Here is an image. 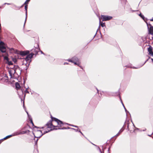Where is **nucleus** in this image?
<instances>
[{"instance_id": "nucleus-1", "label": "nucleus", "mask_w": 153, "mask_h": 153, "mask_svg": "<svg viewBox=\"0 0 153 153\" xmlns=\"http://www.w3.org/2000/svg\"><path fill=\"white\" fill-rule=\"evenodd\" d=\"M52 121L48 123L47 124V128H51L52 129H60L59 128L63 125L62 122L55 118H52Z\"/></svg>"}, {"instance_id": "nucleus-2", "label": "nucleus", "mask_w": 153, "mask_h": 153, "mask_svg": "<svg viewBox=\"0 0 153 153\" xmlns=\"http://www.w3.org/2000/svg\"><path fill=\"white\" fill-rule=\"evenodd\" d=\"M9 73L10 76V78H13L16 76V74L19 76L21 74V70L20 68L17 66H15L13 68L9 70Z\"/></svg>"}, {"instance_id": "nucleus-3", "label": "nucleus", "mask_w": 153, "mask_h": 153, "mask_svg": "<svg viewBox=\"0 0 153 153\" xmlns=\"http://www.w3.org/2000/svg\"><path fill=\"white\" fill-rule=\"evenodd\" d=\"M49 131H44L43 130H34L33 132V134L35 137L37 138H40L42 135L45 134Z\"/></svg>"}, {"instance_id": "nucleus-4", "label": "nucleus", "mask_w": 153, "mask_h": 153, "mask_svg": "<svg viewBox=\"0 0 153 153\" xmlns=\"http://www.w3.org/2000/svg\"><path fill=\"white\" fill-rule=\"evenodd\" d=\"M34 55V54L31 53L28 55L23 60V65H25L26 66L29 65V64L30 62V59Z\"/></svg>"}, {"instance_id": "nucleus-5", "label": "nucleus", "mask_w": 153, "mask_h": 153, "mask_svg": "<svg viewBox=\"0 0 153 153\" xmlns=\"http://www.w3.org/2000/svg\"><path fill=\"white\" fill-rule=\"evenodd\" d=\"M26 133L25 131H17L15 133H14L13 134H12L11 135H8L5 138L6 139L8 138L9 137H10L12 136H14L15 135H17L19 134H25Z\"/></svg>"}, {"instance_id": "nucleus-6", "label": "nucleus", "mask_w": 153, "mask_h": 153, "mask_svg": "<svg viewBox=\"0 0 153 153\" xmlns=\"http://www.w3.org/2000/svg\"><path fill=\"white\" fill-rule=\"evenodd\" d=\"M69 62H73L75 64L79 65L80 64L78 59L76 57L73 58L72 60L69 59L68 60Z\"/></svg>"}, {"instance_id": "nucleus-7", "label": "nucleus", "mask_w": 153, "mask_h": 153, "mask_svg": "<svg viewBox=\"0 0 153 153\" xmlns=\"http://www.w3.org/2000/svg\"><path fill=\"white\" fill-rule=\"evenodd\" d=\"M4 57V59L6 61V62L9 65H11L13 64L12 62L11 61H9V58H8V54L7 53H6V55H3Z\"/></svg>"}, {"instance_id": "nucleus-8", "label": "nucleus", "mask_w": 153, "mask_h": 153, "mask_svg": "<svg viewBox=\"0 0 153 153\" xmlns=\"http://www.w3.org/2000/svg\"><path fill=\"white\" fill-rule=\"evenodd\" d=\"M102 21L109 20L112 19V17L108 16L101 15V16Z\"/></svg>"}, {"instance_id": "nucleus-9", "label": "nucleus", "mask_w": 153, "mask_h": 153, "mask_svg": "<svg viewBox=\"0 0 153 153\" xmlns=\"http://www.w3.org/2000/svg\"><path fill=\"white\" fill-rule=\"evenodd\" d=\"M0 50L2 52H5L6 51L4 44L2 42H0Z\"/></svg>"}, {"instance_id": "nucleus-10", "label": "nucleus", "mask_w": 153, "mask_h": 153, "mask_svg": "<svg viewBox=\"0 0 153 153\" xmlns=\"http://www.w3.org/2000/svg\"><path fill=\"white\" fill-rule=\"evenodd\" d=\"M8 77L6 74H4L3 77L1 79L3 81L7 82L8 81Z\"/></svg>"}, {"instance_id": "nucleus-11", "label": "nucleus", "mask_w": 153, "mask_h": 153, "mask_svg": "<svg viewBox=\"0 0 153 153\" xmlns=\"http://www.w3.org/2000/svg\"><path fill=\"white\" fill-rule=\"evenodd\" d=\"M9 51L11 53H15L19 54V51L16 50H15L14 49L11 48L9 49Z\"/></svg>"}, {"instance_id": "nucleus-12", "label": "nucleus", "mask_w": 153, "mask_h": 153, "mask_svg": "<svg viewBox=\"0 0 153 153\" xmlns=\"http://www.w3.org/2000/svg\"><path fill=\"white\" fill-rule=\"evenodd\" d=\"M19 53L21 55L25 56L28 54L29 51H20L19 52Z\"/></svg>"}, {"instance_id": "nucleus-13", "label": "nucleus", "mask_w": 153, "mask_h": 153, "mask_svg": "<svg viewBox=\"0 0 153 153\" xmlns=\"http://www.w3.org/2000/svg\"><path fill=\"white\" fill-rule=\"evenodd\" d=\"M148 50L149 54H150L152 56H153V52L152 51V47L150 46L149 48H148Z\"/></svg>"}, {"instance_id": "nucleus-14", "label": "nucleus", "mask_w": 153, "mask_h": 153, "mask_svg": "<svg viewBox=\"0 0 153 153\" xmlns=\"http://www.w3.org/2000/svg\"><path fill=\"white\" fill-rule=\"evenodd\" d=\"M27 4H25V10H26V19H25V23L26 22V21L27 16Z\"/></svg>"}, {"instance_id": "nucleus-15", "label": "nucleus", "mask_w": 153, "mask_h": 153, "mask_svg": "<svg viewBox=\"0 0 153 153\" xmlns=\"http://www.w3.org/2000/svg\"><path fill=\"white\" fill-rule=\"evenodd\" d=\"M149 33L150 34H153V28L148 29Z\"/></svg>"}, {"instance_id": "nucleus-16", "label": "nucleus", "mask_w": 153, "mask_h": 153, "mask_svg": "<svg viewBox=\"0 0 153 153\" xmlns=\"http://www.w3.org/2000/svg\"><path fill=\"white\" fill-rule=\"evenodd\" d=\"M100 19V25L102 27H103L105 26V24L104 23H102L101 22L100 19Z\"/></svg>"}, {"instance_id": "nucleus-17", "label": "nucleus", "mask_w": 153, "mask_h": 153, "mask_svg": "<svg viewBox=\"0 0 153 153\" xmlns=\"http://www.w3.org/2000/svg\"><path fill=\"white\" fill-rule=\"evenodd\" d=\"M16 87V88L17 89H19L20 87V85L19 84L18 82H16L15 84Z\"/></svg>"}, {"instance_id": "nucleus-18", "label": "nucleus", "mask_w": 153, "mask_h": 153, "mask_svg": "<svg viewBox=\"0 0 153 153\" xmlns=\"http://www.w3.org/2000/svg\"><path fill=\"white\" fill-rule=\"evenodd\" d=\"M146 24L147 25L148 29L153 28V27H152L150 24H149L147 22H146Z\"/></svg>"}, {"instance_id": "nucleus-19", "label": "nucleus", "mask_w": 153, "mask_h": 153, "mask_svg": "<svg viewBox=\"0 0 153 153\" xmlns=\"http://www.w3.org/2000/svg\"><path fill=\"white\" fill-rule=\"evenodd\" d=\"M12 59L13 61V62H14V63L16 62L17 61V59L15 58H12Z\"/></svg>"}, {"instance_id": "nucleus-20", "label": "nucleus", "mask_w": 153, "mask_h": 153, "mask_svg": "<svg viewBox=\"0 0 153 153\" xmlns=\"http://www.w3.org/2000/svg\"><path fill=\"white\" fill-rule=\"evenodd\" d=\"M30 0H27L24 3V4H28V2L30 1Z\"/></svg>"}, {"instance_id": "nucleus-21", "label": "nucleus", "mask_w": 153, "mask_h": 153, "mask_svg": "<svg viewBox=\"0 0 153 153\" xmlns=\"http://www.w3.org/2000/svg\"><path fill=\"white\" fill-rule=\"evenodd\" d=\"M139 16L142 18L143 19V18H144V16H143V15H141V13H140V14H139Z\"/></svg>"}, {"instance_id": "nucleus-22", "label": "nucleus", "mask_w": 153, "mask_h": 153, "mask_svg": "<svg viewBox=\"0 0 153 153\" xmlns=\"http://www.w3.org/2000/svg\"><path fill=\"white\" fill-rule=\"evenodd\" d=\"M123 131V129H121L120 131H119V133H121Z\"/></svg>"}, {"instance_id": "nucleus-23", "label": "nucleus", "mask_w": 153, "mask_h": 153, "mask_svg": "<svg viewBox=\"0 0 153 153\" xmlns=\"http://www.w3.org/2000/svg\"><path fill=\"white\" fill-rule=\"evenodd\" d=\"M122 104H123V107H124V108H125V111H126V108H125V106H124V105H123V103L122 102Z\"/></svg>"}, {"instance_id": "nucleus-24", "label": "nucleus", "mask_w": 153, "mask_h": 153, "mask_svg": "<svg viewBox=\"0 0 153 153\" xmlns=\"http://www.w3.org/2000/svg\"><path fill=\"white\" fill-rule=\"evenodd\" d=\"M120 133H119V132L116 135V136H118L120 134Z\"/></svg>"}, {"instance_id": "nucleus-25", "label": "nucleus", "mask_w": 153, "mask_h": 153, "mask_svg": "<svg viewBox=\"0 0 153 153\" xmlns=\"http://www.w3.org/2000/svg\"><path fill=\"white\" fill-rule=\"evenodd\" d=\"M25 92L27 93H28V92L27 91V90H26L25 91Z\"/></svg>"}, {"instance_id": "nucleus-26", "label": "nucleus", "mask_w": 153, "mask_h": 153, "mask_svg": "<svg viewBox=\"0 0 153 153\" xmlns=\"http://www.w3.org/2000/svg\"><path fill=\"white\" fill-rule=\"evenodd\" d=\"M64 64V65L68 64V63H66V62H65Z\"/></svg>"}, {"instance_id": "nucleus-27", "label": "nucleus", "mask_w": 153, "mask_h": 153, "mask_svg": "<svg viewBox=\"0 0 153 153\" xmlns=\"http://www.w3.org/2000/svg\"><path fill=\"white\" fill-rule=\"evenodd\" d=\"M72 126H74V127H78L77 126H73V125H72Z\"/></svg>"}, {"instance_id": "nucleus-28", "label": "nucleus", "mask_w": 153, "mask_h": 153, "mask_svg": "<svg viewBox=\"0 0 153 153\" xmlns=\"http://www.w3.org/2000/svg\"><path fill=\"white\" fill-rule=\"evenodd\" d=\"M8 4V3H5V4Z\"/></svg>"}, {"instance_id": "nucleus-29", "label": "nucleus", "mask_w": 153, "mask_h": 153, "mask_svg": "<svg viewBox=\"0 0 153 153\" xmlns=\"http://www.w3.org/2000/svg\"><path fill=\"white\" fill-rule=\"evenodd\" d=\"M151 60H152V62H153V59H152H152H151Z\"/></svg>"}, {"instance_id": "nucleus-30", "label": "nucleus", "mask_w": 153, "mask_h": 153, "mask_svg": "<svg viewBox=\"0 0 153 153\" xmlns=\"http://www.w3.org/2000/svg\"><path fill=\"white\" fill-rule=\"evenodd\" d=\"M79 132H80V133H81L82 134H82V132H81L80 131V130H79Z\"/></svg>"}, {"instance_id": "nucleus-31", "label": "nucleus", "mask_w": 153, "mask_h": 153, "mask_svg": "<svg viewBox=\"0 0 153 153\" xmlns=\"http://www.w3.org/2000/svg\"><path fill=\"white\" fill-rule=\"evenodd\" d=\"M27 114L28 115V113L27 112V111H26Z\"/></svg>"}, {"instance_id": "nucleus-32", "label": "nucleus", "mask_w": 153, "mask_h": 153, "mask_svg": "<svg viewBox=\"0 0 153 153\" xmlns=\"http://www.w3.org/2000/svg\"><path fill=\"white\" fill-rule=\"evenodd\" d=\"M152 20V21H153V19H152V20Z\"/></svg>"}, {"instance_id": "nucleus-33", "label": "nucleus", "mask_w": 153, "mask_h": 153, "mask_svg": "<svg viewBox=\"0 0 153 153\" xmlns=\"http://www.w3.org/2000/svg\"><path fill=\"white\" fill-rule=\"evenodd\" d=\"M97 92H98V90L97 89Z\"/></svg>"}]
</instances>
